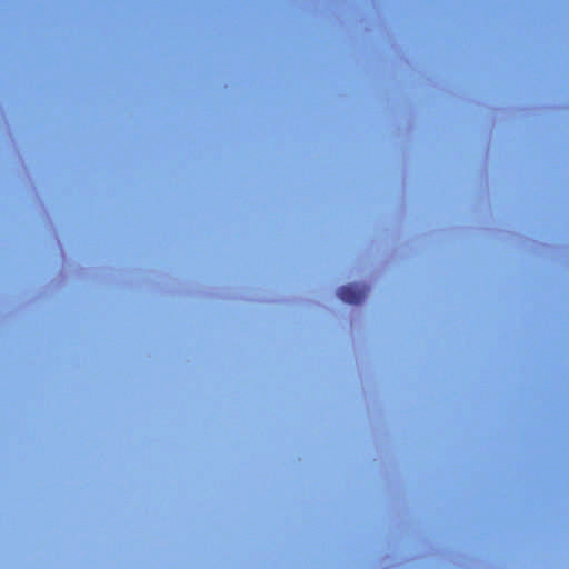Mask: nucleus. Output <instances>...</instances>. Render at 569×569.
<instances>
[{"label": "nucleus", "instance_id": "f257e3e1", "mask_svg": "<svg viewBox=\"0 0 569 569\" xmlns=\"http://www.w3.org/2000/svg\"><path fill=\"white\" fill-rule=\"evenodd\" d=\"M367 292H368V288L366 286H359L356 283L341 286L337 290L338 297L342 301L350 303V305L360 303L365 299Z\"/></svg>", "mask_w": 569, "mask_h": 569}]
</instances>
